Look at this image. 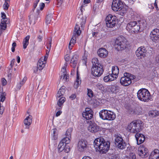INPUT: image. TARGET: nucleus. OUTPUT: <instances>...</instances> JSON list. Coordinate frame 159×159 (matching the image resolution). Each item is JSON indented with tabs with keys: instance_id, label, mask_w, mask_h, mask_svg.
I'll use <instances>...</instances> for the list:
<instances>
[{
	"instance_id": "1",
	"label": "nucleus",
	"mask_w": 159,
	"mask_h": 159,
	"mask_svg": "<svg viewBox=\"0 0 159 159\" xmlns=\"http://www.w3.org/2000/svg\"><path fill=\"white\" fill-rule=\"evenodd\" d=\"M86 18L85 16H80V17H78V18L76 19L77 22L75 28L74 32L69 45V48L70 50L72 49L76 43V37L81 34V32L80 30V25H81L82 28L84 27L86 23Z\"/></svg>"
},
{
	"instance_id": "2",
	"label": "nucleus",
	"mask_w": 159,
	"mask_h": 159,
	"mask_svg": "<svg viewBox=\"0 0 159 159\" xmlns=\"http://www.w3.org/2000/svg\"><path fill=\"white\" fill-rule=\"evenodd\" d=\"M110 144L109 141H106L102 138H97L94 141V145L96 151L102 153H105L108 151Z\"/></svg>"
},
{
	"instance_id": "3",
	"label": "nucleus",
	"mask_w": 159,
	"mask_h": 159,
	"mask_svg": "<svg viewBox=\"0 0 159 159\" xmlns=\"http://www.w3.org/2000/svg\"><path fill=\"white\" fill-rule=\"evenodd\" d=\"M143 123L141 120H135L130 123L127 127V129L131 132L137 134L142 130Z\"/></svg>"
},
{
	"instance_id": "4",
	"label": "nucleus",
	"mask_w": 159,
	"mask_h": 159,
	"mask_svg": "<svg viewBox=\"0 0 159 159\" xmlns=\"http://www.w3.org/2000/svg\"><path fill=\"white\" fill-rule=\"evenodd\" d=\"M100 118L104 120H113L116 118V115L115 113L111 111L107 110H102L99 113Z\"/></svg>"
},
{
	"instance_id": "5",
	"label": "nucleus",
	"mask_w": 159,
	"mask_h": 159,
	"mask_svg": "<svg viewBox=\"0 0 159 159\" xmlns=\"http://www.w3.org/2000/svg\"><path fill=\"white\" fill-rule=\"evenodd\" d=\"M138 99L141 101L148 102L151 98L150 94L148 90L145 89H141L137 93Z\"/></svg>"
},
{
	"instance_id": "6",
	"label": "nucleus",
	"mask_w": 159,
	"mask_h": 159,
	"mask_svg": "<svg viewBox=\"0 0 159 159\" xmlns=\"http://www.w3.org/2000/svg\"><path fill=\"white\" fill-rule=\"evenodd\" d=\"M127 40L124 37H118L115 41V46L118 50H122L127 47Z\"/></svg>"
},
{
	"instance_id": "7",
	"label": "nucleus",
	"mask_w": 159,
	"mask_h": 159,
	"mask_svg": "<svg viewBox=\"0 0 159 159\" xmlns=\"http://www.w3.org/2000/svg\"><path fill=\"white\" fill-rule=\"evenodd\" d=\"M135 78V76L131 74L125 73L124 74V76L122 77L120 79V82L121 84L125 86H127L130 84L132 83V80Z\"/></svg>"
},
{
	"instance_id": "8",
	"label": "nucleus",
	"mask_w": 159,
	"mask_h": 159,
	"mask_svg": "<svg viewBox=\"0 0 159 159\" xmlns=\"http://www.w3.org/2000/svg\"><path fill=\"white\" fill-rule=\"evenodd\" d=\"M116 17L111 15H108L106 19L107 26L109 28L114 27L116 22Z\"/></svg>"
},
{
	"instance_id": "9",
	"label": "nucleus",
	"mask_w": 159,
	"mask_h": 159,
	"mask_svg": "<svg viewBox=\"0 0 159 159\" xmlns=\"http://www.w3.org/2000/svg\"><path fill=\"white\" fill-rule=\"evenodd\" d=\"M124 7L122 2L120 0H113L111 5V8L115 11H120Z\"/></svg>"
},
{
	"instance_id": "10",
	"label": "nucleus",
	"mask_w": 159,
	"mask_h": 159,
	"mask_svg": "<svg viewBox=\"0 0 159 159\" xmlns=\"http://www.w3.org/2000/svg\"><path fill=\"white\" fill-rule=\"evenodd\" d=\"M103 71V66L102 65H99V66L92 68V73L95 76H100L102 74Z\"/></svg>"
},
{
	"instance_id": "11",
	"label": "nucleus",
	"mask_w": 159,
	"mask_h": 159,
	"mask_svg": "<svg viewBox=\"0 0 159 159\" xmlns=\"http://www.w3.org/2000/svg\"><path fill=\"white\" fill-rule=\"evenodd\" d=\"M138 153L139 155L143 158L147 157L149 155L148 149L143 145H141L139 147Z\"/></svg>"
},
{
	"instance_id": "12",
	"label": "nucleus",
	"mask_w": 159,
	"mask_h": 159,
	"mask_svg": "<svg viewBox=\"0 0 159 159\" xmlns=\"http://www.w3.org/2000/svg\"><path fill=\"white\" fill-rule=\"evenodd\" d=\"M150 37L152 41H157L159 39V29L156 28L153 30L150 33Z\"/></svg>"
},
{
	"instance_id": "13",
	"label": "nucleus",
	"mask_w": 159,
	"mask_h": 159,
	"mask_svg": "<svg viewBox=\"0 0 159 159\" xmlns=\"http://www.w3.org/2000/svg\"><path fill=\"white\" fill-rule=\"evenodd\" d=\"M88 129L89 131L92 133L97 132L99 129V126L94 123L90 121H88Z\"/></svg>"
},
{
	"instance_id": "14",
	"label": "nucleus",
	"mask_w": 159,
	"mask_h": 159,
	"mask_svg": "<svg viewBox=\"0 0 159 159\" xmlns=\"http://www.w3.org/2000/svg\"><path fill=\"white\" fill-rule=\"evenodd\" d=\"M146 52L145 48L141 46L136 51V54L137 57H140V58H142V57H144L145 56Z\"/></svg>"
},
{
	"instance_id": "15",
	"label": "nucleus",
	"mask_w": 159,
	"mask_h": 159,
	"mask_svg": "<svg viewBox=\"0 0 159 159\" xmlns=\"http://www.w3.org/2000/svg\"><path fill=\"white\" fill-rule=\"evenodd\" d=\"M82 115L83 117L87 120L91 119L93 116L92 110L88 108H85V112L83 113Z\"/></svg>"
},
{
	"instance_id": "16",
	"label": "nucleus",
	"mask_w": 159,
	"mask_h": 159,
	"mask_svg": "<svg viewBox=\"0 0 159 159\" xmlns=\"http://www.w3.org/2000/svg\"><path fill=\"white\" fill-rule=\"evenodd\" d=\"M78 148L79 151H84L87 148L86 141L83 139L80 140L78 144Z\"/></svg>"
},
{
	"instance_id": "17",
	"label": "nucleus",
	"mask_w": 159,
	"mask_h": 159,
	"mask_svg": "<svg viewBox=\"0 0 159 159\" xmlns=\"http://www.w3.org/2000/svg\"><path fill=\"white\" fill-rule=\"evenodd\" d=\"M1 17V22L0 25V26L3 27L4 30H5L7 28V23L8 20L7 18L6 17V16L4 12H2Z\"/></svg>"
},
{
	"instance_id": "18",
	"label": "nucleus",
	"mask_w": 159,
	"mask_h": 159,
	"mask_svg": "<svg viewBox=\"0 0 159 159\" xmlns=\"http://www.w3.org/2000/svg\"><path fill=\"white\" fill-rule=\"evenodd\" d=\"M135 137L137 142V144L138 145L143 143L145 139L144 135L141 134H136L135 135Z\"/></svg>"
},
{
	"instance_id": "19",
	"label": "nucleus",
	"mask_w": 159,
	"mask_h": 159,
	"mask_svg": "<svg viewBox=\"0 0 159 159\" xmlns=\"http://www.w3.org/2000/svg\"><path fill=\"white\" fill-rule=\"evenodd\" d=\"M32 117L31 116L29 115L25 119L24 121V124L25 126V128L28 129L29 128V126L31 124L32 122Z\"/></svg>"
},
{
	"instance_id": "20",
	"label": "nucleus",
	"mask_w": 159,
	"mask_h": 159,
	"mask_svg": "<svg viewBox=\"0 0 159 159\" xmlns=\"http://www.w3.org/2000/svg\"><path fill=\"white\" fill-rule=\"evenodd\" d=\"M98 53L100 57H105L107 56L108 52L105 48H101L99 49Z\"/></svg>"
},
{
	"instance_id": "21",
	"label": "nucleus",
	"mask_w": 159,
	"mask_h": 159,
	"mask_svg": "<svg viewBox=\"0 0 159 159\" xmlns=\"http://www.w3.org/2000/svg\"><path fill=\"white\" fill-rule=\"evenodd\" d=\"M112 74L111 75L114 79H116L118 76L119 73V69L116 66H114L112 67L111 69Z\"/></svg>"
},
{
	"instance_id": "22",
	"label": "nucleus",
	"mask_w": 159,
	"mask_h": 159,
	"mask_svg": "<svg viewBox=\"0 0 159 159\" xmlns=\"http://www.w3.org/2000/svg\"><path fill=\"white\" fill-rule=\"evenodd\" d=\"M149 159H159V150L157 149H155L150 154Z\"/></svg>"
},
{
	"instance_id": "23",
	"label": "nucleus",
	"mask_w": 159,
	"mask_h": 159,
	"mask_svg": "<svg viewBox=\"0 0 159 159\" xmlns=\"http://www.w3.org/2000/svg\"><path fill=\"white\" fill-rule=\"evenodd\" d=\"M78 56L76 55H74L73 56L72 58L71 59L70 63V65L72 67L75 68L76 67L78 63Z\"/></svg>"
},
{
	"instance_id": "24",
	"label": "nucleus",
	"mask_w": 159,
	"mask_h": 159,
	"mask_svg": "<svg viewBox=\"0 0 159 159\" xmlns=\"http://www.w3.org/2000/svg\"><path fill=\"white\" fill-rule=\"evenodd\" d=\"M143 20L138 21V22H136V24H135L132 30L134 32H137L139 31L142 26L141 24H143Z\"/></svg>"
},
{
	"instance_id": "25",
	"label": "nucleus",
	"mask_w": 159,
	"mask_h": 159,
	"mask_svg": "<svg viewBox=\"0 0 159 159\" xmlns=\"http://www.w3.org/2000/svg\"><path fill=\"white\" fill-rule=\"evenodd\" d=\"M43 59H39L38 62L37 66L39 70H42L45 66L46 62L43 61Z\"/></svg>"
},
{
	"instance_id": "26",
	"label": "nucleus",
	"mask_w": 159,
	"mask_h": 159,
	"mask_svg": "<svg viewBox=\"0 0 159 159\" xmlns=\"http://www.w3.org/2000/svg\"><path fill=\"white\" fill-rule=\"evenodd\" d=\"M52 39L51 38H50L48 39V44L47 47L48 49L46 50V54L44 57H47V58H48V55L50 50L52 44Z\"/></svg>"
},
{
	"instance_id": "27",
	"label": "nucleus",
	"mask_w": 159,
	"mask_h": 159,
	"mask_svg": "<svg viewBox=\"0 0 159 159\" xmlns=\"http://www.w3.org/2000/svg\"><path fill=\"white\" fill-rule=\"evenodd\" d=\"M29 17L30 24L34 25L35 23V20L37 19V16L31 14L29 16Z\"/></svg>"
},
{
	"instance_id": "28",
	"label": "nucleus",
	"mask_w": 159,
	"mask_h": 159,
	"mask_svg": "<svg viewBox=\"0 0 159 159\" xmlns=\"http://www.w3.org/2000/svg\"><path fill=\"white\" fill-rule=\"evenodd\" d=\"M115 143L116 146L120 144L122 142L125 141L122 138L118 136H116L115 139Z\"/></svg>"
},
{
	"instance_id": "29",
	"label": "nucleus",
	"mask_w": 159,
	"mask_h": 159,
	"mask_svg": "<svg viewBox=\"0 0 159 159\" xmlns=\"http://www.w3.org/2000/svg\"><path fill=\"white\" fill-rule=\"evenodd\" d=\"M30 38L29 35L27 36L24 39L23 41V47L24 49H25L29 44V41Z\"/></svg>"
},
{
	"instance_id": "30",
	"label": "nucleus",
	"mask_w": 159,
	"mask_h": 159,
	"mask_svg": "<svg viewBox=\"0 0 159 159\" xmlns=\"http://www.w3.org/2000/svg\"><path fill=\"white\" fill-rule=\"evenodd\" d=\"M92 62L93 64L92 67L99 66V65H102L100 64L97 58H94L92 60Z\"/></svg>"
},
{
	"instance_id": "31",
	"label": "nucleus",
	"mask_w": 159,
	"mask_h": 159,
	"mask_svg": "<svg viewBox=\"0 0 159 159\" xmlns=\"http://www.w3.org/2000/svg\"><path fill=\"white\" fill-rule=\"evenodd\" d=\"M114 79L112 77L111 74H109L106 76H105L104 78V80L106 82H107L108 81H111L114 80Z\"/></svg>"
},
{
	"instance_id": "32",
	"label": "nucleus",
	"mask_w": 159,
	"mask_h": 159,
	"mask_svg": "<svg viewBox=\"0 0 159 159\" xmlns=\"http://www.w3.org/2000/svg\"><path fill=\"white\" fill-rule=\"evenodd\" d=\"M63 87H62L61 88L59 89L57 95V97L59 98L65 93V90L64 88H63Z\"/></svg>"
},
{
	"instance_id": "33",
	"label": "nucleus",
	"mask_w": 159,
	"mask_h": 159,
	"mask_svg": "<svg viewBox=\"0 0 159 159\" xmlns=\"http://www.w3.org/2000/svg\"><path fill=\"white\" fill-rule=\"evenodd\" d=\"M66 145L63 143H62L61 142L59 143L58 146V151L60 152H61L64 150V148L66 147Z\"/></svg>"
},
{
	"instance_id": "34",
	"label": "nucleus",
	"mask_w": 159,
	"mask_h": 159,
	"mask_svg": "<svg viewBox=\"0 0 159 159\" xmlns=\"http://www.w3.org/2000/svg\"><path fill=\"white\" fill-rule=\"evenodd\" d=\"M127 146V143L125 141H123L120 144L116 146L118 148L120 149H125Z\"/></svg>"
},
{
	"instance_id": "35",
	"label": "nucleus",
	"mask_w": 159,
	"mask_h": 159,
	"mask_svg": "<svg viewBox=\"0 0 159 159\" xmlns=\"http://www.w3.org/2000/svg\"><path fill=\"white\" fill-rule=\"evenodd\" d=\"M135 24H136V21H131L128 23L126 27L129 29L132 30Z\"/></svg>"
},
{
	"instance_id": "36",
	"label": "nucleus",
	"mask_w": 159,
	"mask_h": 159,
	"mask_svg": "<svg viewBox=\"0 0 159 159\" xmlns=\"http://www.w3.org/2000/svg\"><path fill=\"white\" fill-rule=\"evenodd\" d=\"M51 132L53 136V139L56 140L57 138V130L56 129H53L51 130Z\"/></svg>"
},
{
	"instance_id": "37",
	"label": "nucleus",
	"mask_w": 159,
	"mask_h": 159,
	"mask_svg": "<svg viewBox=\"0 0 159 159\" xmlns=\"http://www.w3.org/2000/svg\"><path fill=\"white\" fill-rule=\"evenodd\" d=\"M61 142L66 145L68 144L70 142V138L69 137H66L63 138L61 141Z\"/></svg>"
},
{
	"instance_id": "38",
	"label": "nucleus",
	"mask_w": 159,
	"mask_h": 159,
	"mask_svg": "<svg viewBox=\"0 0 159 159\" xmlns=\"http://www.w3.org/2000/svg\"><path fill=\"white\" fill-rule=\"evenodd\" d=\"M65 97H62L60 98L59 99L58 102L57 103L58 105L61 107L63 105L64 102L65 101Z\"/></svg>"
},
{
	"instance_id": "39",
	"label": "nucleus",
	"mask_w": 159,
	"mask_h": 159,
	"mask_svg": "<svg viewBox=\"0 0 159 159\" xmlns=\"http://www.w3.org/2000/svg\"><path fill=\"white\" fill-rule=\"evenodd\" d=\"M72 130V128H70L67 129L66 132V137H69L70 138H71V133Z\"/></svg>"
},
{
	"instance_id": "40",
	"label": "nucleus",
	"mask_w": 159,
	"mask_h": 159,
	"mask_svg": "<svg viewBox=\"0 0 159 159\" xmlns=\"http://www.w3.org/2000/svg\"><path fill=\"white\" fill-rule=\"evenodd\" d=\"M118 87L115 85H113L111 88V91L114 93H116L118 92Z\"/></svg>"
},
{
	"instance_id": "41",
	"label": "nucleus",
	"mask_w": 159,
	"mask_h": 159,
	"mask_svg": "<svg viewBox=\"0 0 159 159\" xmlns=\"http://www.w3.org/2000/svg\"><path fill=\"white\" fill-rule=\"evenodd\" d=\"M52 18V15H48L46 17V23L47 24H50Z\"/></svg>"
},
{
	"instance_id": "42",
	"label": "nucleus",
	"mask_w": 159,
	"mask_h": 159,
	"mask_svg": "<svg viewBox=\"0 0 159 159\" xmlns=\"http://www.w3.org/2000/svg\"><path fill=\"white\" fill-rule=\"evenodd\" d=\"M69 76L67 74H62L61 76V79H62L65 81H66L68 79Z\"/></svg>"
},
{
	"instance_id": "43",
	"label": "nucleus",
	"mask_w": 159,
	"mask_h": 159,
	"mask_svg": "<svg viewBox=\"0 0 159 159\" xmlns=\"http://www.w3.org/2000/svg\"><path fill=\"white\" fill-rule=\"evenodd\" d=\"M88 96L90 98L93 97V94L92 90L90 89H87Z\"/></svg>"
},
{
	"instance_id": "44",
	"label": "nucleus",
	"mask_w": 159,
	"mask_h": 159,
	"mask_svg": "<svg viewBox=\"0 0 159 159\" xmlns=\"http://www.w3.org/2000/svg\"><path fill=\"white\" fill-rule=\"evenodd\" d=\"M96 87L100 90H103L104 89V86L100 83H98L96 85Z\"/></svg>"
},
{
	"instance_id": "45",
	"label": "nucleus",
	"mask_w": 159,
	"mask_h": 159,
	"mask_svg": "<svg viewBox=\"0 0 159 159\" xmlns=\"http://www.w3.org/2000/svg\"><path fill=\"white\" fill-rule=\"evenodd\" d=\"M15 61V59H13L11 62V64L10 65V67H9V73H10V71L11 70L12 67L13 66L14 64V62Z\"/></svg>"
},
{
	"instance_id": "46",
	"label": "nucleus",
	"mask_w": 159,
	"mask_h": 159,
	"mask_svg": "<svg viewBox=\"0 0 159 159\" xmlns=\"http://www.w3.org/2000/svg\"><path fill=\"white\" fill-rule=\"evenodd\" d=\"M134 114L139 115L141 113V111L139 108L134 109Z\"/></svg>"
},
{
	"instance_id": "47",
	"label": "nucleus",
	"mask_w": 159,
	"mask_h": 159,
	"mask_svg": "<svg viewBox=\"0 0 159 159\" xmlns=\"http://www.w3.org/2000/svg\"><path fill=\"white\" fill-rule=\"evenodd\" d=\"M9 6V5L8 3V2H5L4 4L3 5V9L4 10H7Z\"/></svg>"
},
{
	"instance_id": "48",
	"label": "nucleus",
	"mask_w": 159,
	"mask_h": 159,
	"mask_svg": "<svg viewBox=\"0 0 159 159\" xmlns=\"http://www.w3.org/2000/svg\"><path fill=\"white\" fill-rule=\"evenodd\" d=\"M127 112L130 114H134V109L132 108H129L128 109Z\"/></svg>"
},
{
	"instance_id": "49",
	"label": "nucleus",
	"mask_w": 159,
	"mask_h": 159,
	"mask_svg": "<svg viewBox=\"0 0 159 159\" xmlns=\"http://www.w3.org/2000/svg\"><path fill=\"white\" fill-rule=\"evenodd\" d=\"M12 48H11V51L13 52H14L15 51V47L16 46V44L15 42H13L12 45Z\"/></svg>"
},
{
	"instance_id": "50",
	"label": "nucleus",
	"mask_w": 159,
	"mask_h": 159,
	"mask_svg": "<svg viewBox=\"0 0 159 159\" xmlns=\"http://www.w3.org/2000/svg\"><path fill=\"white\" fill-rule=\"evenodd\" d=\"M75 82H77V83H79L80 84L81 83V80L79 78V77L78 71H77V73L76 81Z\"/></svg>"
},
{
	"instance_id": "51",
	"label": "nucleus",
	"mask_w": 159,
	"mask_h": 159,
	"mask_svg": "<svg viewBox=\"0 0 159 159\" xmlns=\"http://www.w3.org/2000/svg\"><path fill=\"white\" fill-rule=\"evenodd\" d=\"M2 82L3 86H5L7 84V80L5 79L4 78L2 79Z\"/></svg>"
},
{
	"instance_id": "52",
	"label": "nucleus",
	"mask_w": 159,
	"mask_h": 159,
	"mask_svg": "<svg viewBox=\"0 0 159 159\" xmlns=\"http://www.w3.org/2000/svg\"><path fill=\"white\" fill-rule=\"evenodd\" d=\"M27 80V78L26 77H24L23 79L21 81L20 83V84L23 85V84L25 83V82Z\"/></svg>"
},
{
	"instance_id": "53",
	"label": "nucleus",
	"mask_w": 159,
	"mask_h": 159,
	"mask_svg": "<svg viewBox=\"0 0 159 159\" xmlns=\"http://www.w3.org/2000/svg\"><path fill=\"white\" fill-rule=\"evenodd\" d=\"M37 39L39 42H41L43 39V37L42 36L39 35L37 37Z\"/></svg>"
},
{
	"instance_id": "54",
	"label": "nucleus",
	"mask_w": 159,
	"mask_h": 159,
	"mask_svg": "<svg viewBox=\"0 0 159 159\" xmlns=\"http://www.w3.org/2000/svg\"><path fill=\"white\" fill-rule=\"evenodd\" d=\"M76 97V94H73L70 97V98H71L72 100H73L75 99Z\"/></svg>"
},
{
	"instance_id": "55",
	"label": "nucleus",
	"mask_w": 159,
	"mask_h": 159,
	"mask_svg": "<svg viewBox=\"0 0 159 159\" xmlns=\"http://www.w3.org/2000/svg\"><path fill=\"white\" fill-rule=\"evenodd\" d=\"M61 72L63 73V74L66 73V70L65 67H63L61 69Z\"/></svg>"
},
{
	"instance_id": "56",
	"label": "nucleus",
	"mask_w": 159,
	"mask_h": 159,
	"mask_svg": "<svg viewBox=\"0 0 159 159\" xmlns=\"http://www.w3.org/2000/svg\"><path fill=\"white\" fill-rule=\"evenodd\" d=\"M45 6V4L43 3H41L40 5V9L41 10H43V8Z\"/></svg>"
},
{
	"instance_id": "57",
	"label": "nucleus",
	"mask_w": 159,
	"mask_h": 159,
	"mask_svg": "<svg viewBox=\"0 0 159 159\" xmlns=\"http://www.w3.org/2000/svg\"><path fill=\"white\" fill-rule=\"evenodd\" d=\"M111 159H119V158L117 155H114L111 156Z\"/></svg>"
},
{
	"instance_id": "58",
	"label": "nucleus",
	"mask_w": 159,
	"mask_h": 159,
	"mask_svg": "<svg viewBox=\"0 0 159 159\" xmlns=\"http://www.w3.org/2000/svg\"><path fill=\"white\" fill-rule=\"evenodd\" d=\"M132 159H136V156L134 154L132 153L131 155H130Z\"/></svg>"
},
{
	"instance_id": "59",
	"label": "nucleus",
	"mask_w": 159,
	"mask_h": 159,
	"mask_svg": "<svg viewBox=\"0 0 159 159\" xmlns=\"http://www.w3.org/2000/svg\"><path fill=\"white\" fill-rule=\"evenodd\" d=\"M79 84L77 82H75L74 84V87L75 89H77L79 87Z\"/></svg>"
},
{
	"instance_id": "60",
	"label": "nucleus",
	"mask_w": 159,
	"mask_h": 159,
	"mask_svg": "<svg viewBox=\"0 0 159 159\" xmlns=\"http://www.w3.org/2000/svg\"><path fill=\"white\" fill-rule=\"evenodd\" d=\"M155 61L157 63H159V55H157L155 58Z\"/></svg>"
},
{
	"instance_id": "61",
	"label": "nucleus",
	"mask_w": 159,
	"mask_h": 159,
	"mask_svg": "<svg viewBox=\"0 0 159 159\" xmlns=\"http://www.w3.org/2000/svg\"><path fill=\"white\" fill-rule=\"evenodd\" d=\"M39 0H38V1H37L36 2L34 3V6H33V10H34V9L36 7H37V4L38 3V2H39Z\"/></svg>"
},
{
	"instance_id": "62",
	"label": "nucleus",
	"mask_w": 159,
	"mask_h": 159,
	"mask_svg": "<svg viewBox=\"0 0 159 159\" xmlns=\"http://www.w3.org/2000/svg\"><path fill=\"white\" fill-rule=\"evenodd\" d=\"M65 59L66 61H68L69 60L70 57L68 55H66L65 57Z\"/></svg>"
},
{
	"instance_id": "63",
	"label": "nucleus",
	"mask_w": 159,
	"mask_h": 159,
	"mask_svg": "<svg viewBox=\"0 0 159 159\" xmlns=\"http://www.w3.org/2000/svg\"><path fill=\"white\" fill-rule=\"evenodd\" d=\"M61 113L62 111H59L56 113V116H60Z\"/></svg>"
},
{
	"instance_id": "64",
	"label": "nucleus",
	"mask_w": 159,
	"mask_h": 159,
	"mask_svg": "<svg viewBox=\"0 0 159 159\" xmlns=\"http://www.w3.org/2000/svg\"><path fill=\"white\" fill-rule=\"evenodd\" d=\"M4 108L3 107H1L0 108V114H2L4 111Z\"/></svg>"
}]
</instances>
